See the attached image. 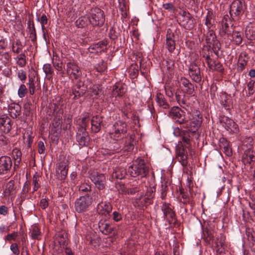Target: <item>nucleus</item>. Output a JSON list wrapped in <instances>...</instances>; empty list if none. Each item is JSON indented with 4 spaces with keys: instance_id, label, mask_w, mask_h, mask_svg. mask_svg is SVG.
I'll use <instances>...</instances> for the list:
<instances>
[{
    "instance_id": "nucleus-1",
    "label": "nucleus",
    "mask_w": 255,
    "mask_h": 255,
    "mask_svg": "<svg viewBox=\"0 0 255 255\" xmlns=\"http://www.w3.org/2000/svg\"><path fill=\"white\" fill-rule=\"evenodd\" d=\"M78 128L76 134V139L81 146H87L90 141L88 133L86 131L88 125V117L85 116L78 121Z\"/></svg>"
},
{
    "instance_id": "nucleus-2",
    "label": "nucleus",
    "mask_w": 255,
    "mask_h": 255,
    "mask_svg": "<svg viewBox=\"0 0 255 255\" xmlns=\"http://www.w3.org/2000/svg\"><path fill=\"white\" fill-rule=\"evenodd\" d=\"M128 172L132 177H143L147 175L148 168L145 164L144 161L138 158L135 160L132 165L129 167Z\"/></svg>"
},
{
    "instance_id": "nucleus-3",
    "label": "nucleus",
    "mask_w": 255,
    "mask_h": 255,
    "mask_svg": "<svg viewBox=\"0 0 255 255\" xmlns=\"http://www.w3.org/2000/svg\"><path fill=\"white\" fill-rule=\"evenodd\" d=\"M246 9V5L241 0H234L230 7V14L234 20H239Z\"/></svg>"
},
{
    "instance_id": "nucleus-4",
    "label": "nucleus",
    "mask_w": 255,
    "mask_h": 255,
    "mask_svg": "<svg viewBox=\"0 0 255 255\" xmlns=\"http://www.w3.org/2000/svg\"><path fill=\"white\" fill-rule=\"evenodd\" d=\"M128 131L127 125L125 122L118 121L113 127L110 133V137L116 140H119L126 136Z\"/></svg>"
},
{
    "instance_id": "nucleus-5",
    "label": "nucleus",
    "mask_w": 255,
    "mask_h": 255,
    "mask_svg": "<svg viewBox=\"0 0 255 255\" xmlns=\"http://www.w3.org/2000/svg\"><path fill=\"white\" fill-rule=\"evenodd\" d=\"M93 202L92 197L89 194L81 196L75 202V210L78 213L87 211Z\"/></svg>"
},
{
    "instance_id": "nucleus-6",
    "label": "nucleus",
    "mask_w": 255,
    "mask_h": 255,
    "mask_svg": "<svg viewBox=\"0 0 255 255\" xmlns=\"http://www.w3.org/2000/svg\"><path fill=\"white\" fill-rule=\"evenodd\" d=\"M202 122V117L199 111H196L192 115V117L187 118V127H183L184 128L189 129L192 133H195L196 130L200 127Z\"/></svg>"
},
{
    "instance_id": "nucleus-7",
    "label": "nucleus",
    "mask_w": 255,
    "mask_h": 255,
    "mask_svg": "<svg viewBox=\"0 0 255 255\" xmlns=\"http://www.w3.org/2000/svg\"><path fill=\"white\" fill-rule=\"evenodd\" d=\"M169 116L176 123L182 125V128L187 127V118L185 112L178 107H172L169 112Z\"/></svg>"
},
{
    "instance_id": "nucleus-8",
    "label": "nucleus",
    "mask_w": 255,
    "mask_h": 255,
    "mask_svg": "<svg viewBox=\"0 0 255 255\" xmlns=\"http://www.w3.org/2000/svg\"><path fill=\"white\" fill-rule=\"evenodd\" d=\"M91 24L93 26L102 25L105 21L104 12L100 8L95 7L91 10L89 17Z\"/></svg>"
},
{
    "instance_id": "nucleus-9",
    "label": "nucleus",
    "mask_w": 255,
    "mask_h": 255,
    "mask_svg": "<svg viewBox=\"0 0 255 255\" xmlns=\"http://www.w3.org/2000/svg\"><path fill=\"white\" fill-rule=\"evenodd\" d=\"M68 164L67 160L59 162L55 168V176L56 178L60 180L65 179L68 171Z\"/></svg>"
},
{
    "instance_id": "nucleus-10",
    "label": "nucleus",
    "mask_w": 255,
    "mask_h": 255,
    "mask_svg": "<svg viewBox=\"0 0 255 255\" xmlns=\"http://www.w3.org/2000/svg\"><path fill=\"white\" fill-rule=\"evenodd\" d=\"M90 178L98 190H103L105 188L106 179L103 174L94 172L90 174Z\"/></svg>"
},
{
    "instance_id": "nucleus-11",
    "label": "nucleus",
    "mask_w": 255,
    "mask_h": 255,
    "mask_svg": "<svg viewBox=\"0 0 255 255\" xmlns=\"http://www.w3.org/2000/svg\"><path fill=\"white\" fill-rule=\"evenodd\" d=\"M162 210L169 224L171 225H174L177 220L175 213L173 211V208H172L170 204L164 203L162 206Z\"/></svg>"
},
{
    "instance_id": "nucleus-12",
    "label": "nucleus",
    "mask_w": 255,
    "mask_h": 255,
    "mask_svg": "<svg viewBox=\"0 0 255 255\" xmlns=\"http://www.w3.org/2000/svg\"><path fill=\"white\" fill-rule=\"evenodd\" d=\"M188 74L193 81L199 83L202 80L200 69L196 63H191L188 68Z\"/></svg>"
},
{
    "instance_id": "nucleus-13",
    "label": "nucleus",
    "mask_w": 255,
    "mask_h": 255,
    "mask_svg": "<svg viewBox=\"0 0 255 255\" xmlns=\"http://www.w3.org/2000/svg\"><path fill=\"white\" fill-rule=\"evenodd\" d=\"M66 72L70 77L75 79H77L81 74L79 67L74 61H69L66 64Z\"/></svg>"
},
{
    "instance_id": "nucleus-14",
    "label": "nucleus",
    "mask_w": 255,
    "mask_h": 255,
    "mask_svg": "<svg viewBox=\"0 0 255 255\" xmlns=\"http://www.w3.org/2000/svg\"><path fill=\"white\" fill-rule=\"evenodd\" d=\"M175 35L172 30L170 28L167 30L166 39L164 42L165 47L169 52L172 53L175 49Z\"/></svg>"
},
{
    "instance_id": "nucleus-15",
    "label": "nucleus",
    "mask_w": 255,
    "mask_h": 255,
    "mask_svg": "<svg viewBox=\"0 0 255 255\" xmlns=\"http://www.w3.org/2000/svg\"><path fill=\"white\" fill-rule=\"evenodd\" d=\"M178 83L180 88L184 93L189 95L193 93L194 91V86L187 78L181 77L178 80Z\"/></svg>"
},
{
    "instance_id": "nucleus-16",
    "label": "nucleus",
    "mask_w": 255,
    "mask_h": 255,
    "mask_svg": "<svg viewBox=\"0 0 255 255\" xmlns=\"http://www.w3.org/2000/svg\"><path fill=\"white\" fill-rule=\"evenodd\" d=\"M11 166L12 161L9 157L3 156L0 158V174L8 173Z\"/></svg>"
},
{
    "instance_id": "nucleus-17",
    "label": "nucleus",
    "mask_w": 255,
    "mask_h": 255,
    "mask_svg": "<svg viewBox=\"0 0 255 255\" xmlns=\"http://www.w3.org/2000/svg\"><path fill=\"white\" fill-rule=\"evenodd\" d=\"M112 211V206L107 202H101L97 205L98 213L106 218H109Z\"/></svg>"
},
{
    "instance_id": "nucleus-18",
    "label": "nucleus",
    "mask_w": 255,
    "mask_h": 255,
    "mask_svg": "<svg viewBox=\"0 0 255 255\" xmlns=\"http://www.w3.org/2000/svg\"><path fill=\"white\" fill-rule=\"evenodd\" d=\"M232 21L228 15L224 16L221 21V27L220 30V34L221 36H224L226 34L229 35L231 31L230 26H232Z\"/></svg>"
},
{
    "instance_id": "nucleus-19",
    "label": "nucleus",
    "mask_w": 255,
    "mask_h": 255,
    "mask_svg": "<svg viewBox=\"0 0 255 255\" xmlns=\"http://www.w3.org/2000/svg\"><path fill=\"white\" fill-rule=\"evenodd\" d=\"M182 25L187 29H191L194 27L195 20L188 12L184 11L181 20Z\"/></svg>"
},
{
    "instance_id": "nucleus-20",
    "label": "nucleus",
    "mask_w": 255,
    "mask_h": 255,
    "mask_svg": "<svg viewBox=\"0 0 255 255\" xmlns=\"http://www.w3.org/2000/svg\"><path fill=\"white\" fill-rule=\"evenodd\" d=\"M87 88L84 87V83L81 81L77 82L72 90L74 99H77L83 96L86 92Z\"/></svg>"
},
{
    "instance_id": "nucleus-21",
    "label": "nucleus",
    "mask_w": 255,
    "mask_h": 255,
    "mask_svg": "<svg viewBox=\"0 0 255 255\" xmlns=\"http://www.w3.org/2000/svg\"><path fill=\"white\" fill-rule=\"evenodd\" d=\"M188 130H183L181 132V137L183 146L185 148H189L191 146V140L192 136L195 133H192V131Z\"/></svg>"
},
{
    "instance_id": "nucleus-22",
    "label": "nucleus",
    "mask_w": 255,
    "mask_h": 255,
    "mask_svg": "<svg viewBox=\"0 0 255 255\" xmlns=\"http://www.w3.org/2000/svg\"><path fill=\"white\" fill-rule=\"evenodd\" d=\"M176 157L178 160L183 166H186L188 164L187 155L185 153V149L182 146L178 147L176 150Z\"/></svg>"
},
{
    "instance_id": "nucleus-23",
    "label": "nucleus",
    "mask_w": 255,
    "mask_h": 255,
    "mask_svg": "<svg viewBox=\"0 0 255 255\" xmlns=\"http://www.w3.org/2000/svg\"><path fill=\"white\" fill-rule=\"evenodd\" d=\"M222 122L223 123V126H224L227 130H230L233 132L238 131V125L233 120L228 117H225L222 119Z\"/></svg>"
},
{
    "instance_id": "nucleus-24",
    "label": "nucleus",
    "mask_w": 255,
    "mask_h": 255,
    "mask_svg": "<svg viewBox=\"0 0 255 255\" xmlns=\"http://www.w3.org/2000/svg\"><path fill=\"white\" fill-rule=\"evenodd\" d=\"M219 146L221 150H222L226 155L230 156L232 155V150L230 143L225 138H220Z\"/></svg>"
},
{
    "instance_id": "nucleus-25",
    "label": "nucleus",
    "mask_w": 255,
    "mask_h": 255,
    "mask_svg": "<svg viewBox=\"0 0 255 255\" xmlns=\"http://www.w3.org/2000/svg\"><path fill=\"white\" fill-rule=\"evenodd\" d=\"M8 111L12 118H16L21 113V107L18 104L11 103L8 106Z\"/></svg>"
},
{
    "instance_id": "nucleus-26",
    "label": "nucleus",
    "mask_w": 255,
    "mask_h": 255,
    "mask_svg": "<svg viewBox=\"0 0 255 255\" xmlns=\"http://www.w3.org/2000/svg\"><path fill=\"white\" fill-rule=\"evenodd\" d=\"M103 120L102 117L95 116L91 120V129L94 132H97L100 131L101 128V124Z\"/></svg>"
},
{
    "instance_id": "nucleus-27",
    "label": "nucleus",
    "mask_w": 255,
    "mask_h": 255,
    "mask_svg": "<svg viewBox=\"0 0 255 255\" xmlns=\"http://www.w3.org/2000/svg\"><path fill=\"white\" fill-rule=\"evenodd\" d=\"M16 193L15 188L14 187V182L13 180L9 181L5 185L3 191L4 197L13 196Z\"/></svg>"
},
{
    "instance_id": "nucleus-28",
    "label": "nucleus",
    "mask_w": 255,
    "mask_h": 255,
    "mask_svg": "<svg viewBox=\"0 0 255 255\" xmlns=\"http://www.w3.org/2000/svg\"><path fill=\"white\" fill-rule=\"evenodd\" d=\"M153 192L151 188L147 190L146 196H141L139 199H136L137 203L140 202L141 206L143 207L145 204L149 203L150 204L151 199L153 197Z\"/></svg>"
},
{
    "instance_id": "nucleus-29",
    "label": "nucleus",
    "mask_w": 255,
    "mask_h": 255,
    "mask_svg": "<svg viewBox=\"0 0 255 255\" xmlns=\"http://www.w3.org/2000/svg\"><path fill=\"white\" fill-rule=\"evenodd\" d=\"M242 160L244 164H251L252 162L255 161L253 151L251 149L246 150L243 155Z\"/></svg>"
},
{
    "instance_id": "nucleus-30",
    "label": "nucleus",
    "mask_w": 255,
    "mask_h": 255,
    "mask_svg": "<svg viewBox=\"0 0 255 255\" xmlns=\"http://www.w3.org/2000/svg\"><path fill=\"white\" fill-rule=\"evenodd\" d=\"M106 42L102 41L91 46L89 48V50L91 53H101L104 51V49L106 48Z\"/></svg>"
},
{
    "instance_id": "nucleus-31",
    "label": "nucleus",
    "mask_w": 255,
    "mask_h": 255,
    "mask_svg": "<svg viewBox=\"0 0 255 255\" xmlns=\"http://www.w3.org/2000/svg\"><path fill=\"white\" fill-rule=\"evenodd\" d=\"M10 120L6 116H3L0 118V125L3 127L2 129L4 132H9L11 129Z\"/></svg>"
},
{
    "instance_id": "nucleus-32",
    "label": "nucleus",
    "mask_w": 255,
    "mask_h": 255,
    "mask_svg": "<svg viewBox=\"0 0 255 255\" xmlns=\"http://www.w3.org/2000/svg\"><path fill=\"white\" fill-rule=\"evenodd\" d=\"M221 104L226 109H229L232 105L231 97L226 93H222L220 96Z\"/></svg>"
},
{
    "instance_id": "nucleus-33",
    "label": "nucleus",
    "mask_w": 255,
    "mask_h": 255,
    "mask_svg": "<svg viewBox=\"0 0 255 255\" xmlns=\"http://www.w3.org/2000/svg\"><path fill=\"white\" fill-rule=\"evenodd\" d=\"M214 231L208 228L203 230V238L205 242L210 244L214 240Z\"/></svg>"
},
{
    "instance_id": "nucleus-34",
    "label": "nucleus",
    "mask_w": 255,
    "mask_h": 255,
    "mask_svg": "<svg viewBox=\"0 0 255 255\" xmlns=\"http://www.w3.org/2000/svg\"><path fill=\"white\" fill-rule=\"evenodd\" d=\"M99 228L101 232L105 235H109L113 231V228L110 225L105 222H100L99 223Z\"/></svg>"
},
{
    "instance_id": "nucleus-35",
    "label": "nucleus",
    "mask_w": 255,
    "mask_h": 255,
    "mask_svg": "<svg viewBox=\"0 0 255 255\" xmlns=\"http://www.w3.org/2000/svg\"><path fill=\"white\" fill-rule=\"evenodd\" d=\"M90 23L91 22L89 17L85 16L79 17L75 22L76 26L79 28H84Z\"/></svg>"
},
{
    "instance_id": "nucleus-36",
    "label": "nucleus",
    "mask_w": 255,
    "mask_h": 255,
    "mask_svg": "<svg viewBox=\"0 0 255 255\" xmlns=\"http://www.w3.org/2000/svg\"><path fill=\"white\" fill-rule=\"evenodd\" d=\"M156 101L158 105L163 109H167L169 106L166 102L164 96L161 93H157L156 95Z\"/></svg>"
},
{
    "instance_id": "nucleus-37",
    "label": "nucleus",
    "mask_w": 255,
    "mask_h": 255,
    "mask_svg": "<svg viewBox=\"0 0 255 255\" xmlns=\"http://www.w3.org/2000/svg\"><path fill=\"white\" fill-rule=\"evenodd\" d=\"M163 68L170 74H172L174 69V61L171 59H167L165 63L163 64Z\"/></svg>"
},
{
    "instance_id": "nucleus-38",
    "label": "nucleus",
    "mask_w": 255,
    "mask_h": 255,
    "mask_svg": "<svg viewBox=\"0 0 255 255\" xmlns=\"http://www.w3.org/2000/svg\"><path fill=\"white\" fill-rule=\"evenodd\" d=\"M225 237L221 236L220 238L217 237L216 241V248L217 252L221 253L222 250H220L223 249H224L225 247Z\"/></svg>"
},
{
    "instance_id": "nucleus-39",
    "label": "nucleus",
    "mask_w": 255,
    "mask_h": 255,
    "mask_svg": "<svg viewBox=\"0 0 255 255\" xmlns=\"http://www.w3.org/2000/svg\"><path fill=\"white\" fill-rule=\"evenodd\" d=\"M12 154L13 158L15 161L14 165H16L19 164L22 155L20 150L17 148H14L12 150Z\"/></svg>"
},
{
    "instance_id": "nucleus-40",
    "label": "nucleus",
    "mask_w": 255,
    "mask_h": 255,
    "mask_svg": "<svg viewBox=\"0 0 255 255\" xmlns=\"http://www.w3.org/2000/svg\"><path fill=\"white\" fill-rule=\"evenodd\" d=\"M79 190L82 194H88L91 191V186L89 183H82L79 186Z\"/></svg>"
},
{
    "instance_id": "nucleus-41",
    "label": "nucleus",
    "mask_w": 255,
    "mask_h": 255,
    "mask_svg": "<svg viewBox=\"0 0 255 255\" xmlns=\"http://www.w3.org/2000/svg\"><path fill=\"white\" fill-rule=\"evenodd\" d=\"M30 236L33 240H39L40 236V231L37 226H33L30 232Z\"/></svg>"
},
{
    "instance_id": "nucleus-42",
    "label": "nucleus",
    "mask_w": 255,
    "mask_h": 255,
    "mask_svg": "<svg viewBox=\"0 0 255 255\" xmlns=\"http://www.w3.org/2000/svg\"><path fill=\"white\" fill-rule=\"evenodd\" d=\"M52 63L53 66L58 71H61L62 70V62L60 60V58L58 56H55L52 59Z\"/></svg>"
},
{
    "instance_id": "nucleus-43",
    "label": "nucleus",
    "mask_w": 255,
    "mask_h": 255,
    "mask_svg": "<svg viewBox=\"0 0 255 255\" xmlns=\"http://www.w3.org/2000/svg\"><path fill=\"white\" fill-rule=\"evenodd\" d=\"M40 176L36 173L32 177V185L33 192L37 191L40 187V184L39 183Z\"/></svg>"
},
{
    "instance_id": "nucleus-44",
    "label": "nucleus",
    "mask_w": 255,
    "mask_h": 255,
    "mask_svg": "<svg viewBox=\"0 0 255 255\" xmlns=\"http://www.w3.org/2000/svg\"><path fill=\"white\" fill-rule=\"evenodd\" d=\"M243 33L239 31H234L232 34L233 40L237 45L240 44L242 42Z\"/></svg>"
},
{
    "instance_id": "nucleus-45",
    "label": "nucleus",
    "mask_w": 255,
    "mask_h": 255,
    "mask_svg": "<svg viewBox=\"0 0 255 255\" xmlns=\"http://www.w3.org/2000/svg\"><path fill=\"white\" fill-rule=\"evenodd\" d=\"M43 69L46 75L50 79L52 77L53 71L50 64H45L43 65Z\"/></svg>"
},
{
    "instance_id": "nucleus-46",
    "label": "nucleus",
    "mask_w": 255,
    "mask_h": 255,
    "mask_svg": "<svg viewBox=\"0 0 255 255\" xmlns=\"http://www.w3.org/2000/svg\"><path fill=\"white\" fill-rule=\"evenodd\" d=\"M109 150L112 152V153L115 152H118L121 149V146L120 144L117 142L111 143L109 146Z\"/></svg>"
},
{
    "instance_id": "nucleus-47",
    "label": "nucleus",
    "mask_w": 255,
    "mask_h": 255,
    "mask_svg": "<svg viewBox=\"0 0 255 255\" xmlns=\"http://www.w3.org/2000/svg\"><path fill=\"white\" fill-rule=\"evenodd\" d=\"M185 95H179L177 93H176V100L179 105L183 108H184V105H186V100H185Z\"/></svg>"
},
{
    "instance_id": "nucleus-48",
    "label": "nucleus",
    "mask_w": 255,
    "mask_h": 255,
    "mask_svg": "<svg viewBox=\"0 0 255 255\" xmlns=\"http://www.w3.org/2000/svg\"><path fill=\"white\" fill-rule=\"evenodd\" d=\"M129 72L132 78L136 77L138 74L137 65H132L129 69Z\"/></svg>"
},
{
    "instance_id": "nucleus-49",
    "label": "nucleus",
    "mask_w": 255,
    "mask_h": 255,
    "mask_svg": "<svg viewBox=\"0 0 255 255\" xmlns=\"http://www.w3.org/2000/svg\"><path fill=\"white\" fill-rule=\"evenodd\" d=\"M17 63L21 67H23L25 66L26 61L25 59V54L21 53L18 56Z\"/></svg>"
},
{
    "instance_id": "nucleus-50",
    "label": "nucleus",
    "mask_w": 255,
    "mask_h": 255,
    "mask_svg": "<svg viewBox=\"0 0 255 255\" xmlns=\"http://www.w3.org/2000/svg\"><path fill=\"white\" fill-rule=\"evenodd\" d=\"M213 15L212 13L208 12L205 20V25L208 28H210L213 25Z\"/></svg>"
},
{
    "instance_id": "nucleus-51",
    "label": "nucleus",
    "mask_w": 255,
    "mask_h": 255,
    "mask_svg": "<svg viewBox=\"0 0 255 255\" xmlns=\"http://www.w3.org/2000/svg\"><path fill=\"white\" fill-rule=\"evenodd\" d=\"M27 92V89L24 84L20 85L18 90V95L20 98L24 97Z\"/></svg>"
},
{
    "instance_id": "nucleus-52",
    "label": "nucleus",
    "mask_w": 255,
    "mask_h": 255,
    "mask_svg": "<svg viewBox=\"0 0 255 255\" xmlns=\"http://www.w3.org/2000/svg\"><path fill=\"white\" fill-rule=\"evenodd\" d=\"M168 186L166 183L161 184L160 197L162 200L165 199L168 192Z\"/></svg>"
},
{
    "instance_id": "nucleus-53",
    "label": "nucleus",
    "mask_w": 255,
    "mask_h": 255,
    "mask_svg": "<svg viewBox=\"0 0 255 255\" xmlns=\"http://www.w3.org/2000/svg\"><path fill=\"white\" fill-rule=\"evenodd\" d=\"M100 89L96 85H93L89 88L91 96H96L99 94Z\"/></svg>"
},
{
    "instance_id": "nucleus-54",
    "label": "nucleus",
    "mask_w": 255,
    "mask_h": 255,
    "mask_svg": "<svg viewBox=\"0 0 255 255\" xmlns=\"http://www.w3.org/2000/svg\"><path fill=\"white\" fill-rule=\"evenodd\" d=\"M28 88L30 95H33L35 91V84L32 78H29L28 80Z\"/></svg>"
},
{
    "instance_id": "nucleus-55",
    "label": "nucleus",
    "mask_w": 255,
    "mask_h": 255,
    "mask_svg": "<svg viewBox=\"0 0 255 255\" xmlns=\"http://www.w3.org/2000/svg\"><path fill=\"white\" fill-rule=\"evenodd\" d=\"M107 68V63L104 61L99 62L98 64L96 69L99 72H102L105 71Z\"/></svg>"
},
{
    "instance_id": "nucleus-56",
    "label": "nucleus",
    "mask_w": 255,
    "mask_h": 255,
    "mask_svg": "<svg viewBox=\"0 0 255 255\" xmlns=\"http://www.w3.org/2000/svg\"><path fill=\"white\" fill-rule=\"evenodd\" d=\"M15 45H17V47H15L14 44H12V51L16 53H18L21 50V46L20 45V42L17 40L15 42Z\"/></svg>"
},
{
    "instance_id": "nucleus-57",
    "label": "nucleus",
    "mask_w": 255,
    "mask_h": 255,
    "mask_svg": "<svg viewBox=\"0 0 255 255\" xmlns=\"http://www.w3.org/2000/svg\"><path fill=\"white\" fill-rule=\"evenodd\" d=\"M18 237L17 232H13L11 234H9L6 236V239L9 242L11 241H15L17 237Z\"/></svg>"
},
{
    "instance_id": "nucleus-58",
    "label": "nucleus",
    "mask_w": 255,
    "mask_h": 255,
    "mask_svg": "<svg viewBox=\"0 0 255 255\" xmlns=\"http://www.w3.org/2000/svg\"><path fill=\"white\" fill-rule=\"evenodd\" d=\"M38 150L39 154H44L45 150V147L44 142L39 141L38 142Z\"/></svg>"
},
{
    "instance_id": "nucleus-59",
    "label": "nucleus",
    "mask_w": 255,
    "mask_h": 255,
    "mask_svg": "<svg viewBox=\"0 0 255 255\" xmlns=\"http://www.w3.org/2000/svg\"><path fill=\"white\" fill-rule=\"evenodd\" d=\"M10 249L12 253L15 255H18L19 254V250L18 247V245L16 243H13L11 245Z\"/></svg>"
},
{
    "instance_id": "nucleus-60",
    "label": "nucleus",
    "mask_w": 255,
    "mask_h": 255,
    "mask_svg": "<svg viewBox=\"0 0 255 255\" xmlns=\"http://www.w3.org/2000/svg\"><path fill=\"white\" fill-rule=\"evenodd\" d=\"M253 80H251L247 85L249 93L250 95L253 94L255 92L254 88H255L254 85Z\"/></svg>"
},
{
    "instance_id": "nucleus-61",
    "label": "nucleus",
    "mask_w": 255,
    "mask_h": 255,
    "mask_svg": "<svg viewBox=\"0 0 255 255\" xmlns=\"http://www.w3.org/2000/svg\"><path fill=\"white\" fill-rule=\"evenodd\" d=\"M17 76L22 82H24L26 79V73L23 70L18 71Z\"/></svg>"
},
{
    "instance_id": "nucleus-62",
    "label": "nucleus",
    "mask_w": 255,
    "mask_h": 255,
    "mask_svg": "<svg viewBox=\"0 0 255 255\" xmlns=\"http://www.w3.org/2000/svg\"><path fill=\"white\" fill-rule=\"evenodd\" d=\"M206 62L207 63L208 66L210 70L211 69H214L213 68V65L215 64V61L213 60L209 56H206Z\"/></svg>"
},
{
    "instance_id": "nucleus-63",
    "label": "nucleus",
    "mask_w": 255,
    "mask_h": 255,
    "mask_svg": "<svg viewBox=\"0 0 255 255\" xmlns=\"http://www.w3.org/2000/svg\"><path fill=\"white\" fill-rule=\"evenodd\" d=\"M113 220L116 222H119L122 219L121 214L117 211L113 212Z\"/></svg>"
},
{
    "instance_id": "nucleus-64",
    "label": "nucleus",
    "mask_w": 255,
    "mask_h": 255,
    "mask_svg": "<svg viewBox=\"0 0 255 255\" xmlns=\"http://www.w3.org/2000/svg\"><path fill=\"white\" fill-rule=\"evenodd\" d=\"M180 194L181 195L182 199H180L181 202H182L184 204H186L189 201V198L187 194H185L183 192H180Z\"/></svg>"
}]
</instances>
